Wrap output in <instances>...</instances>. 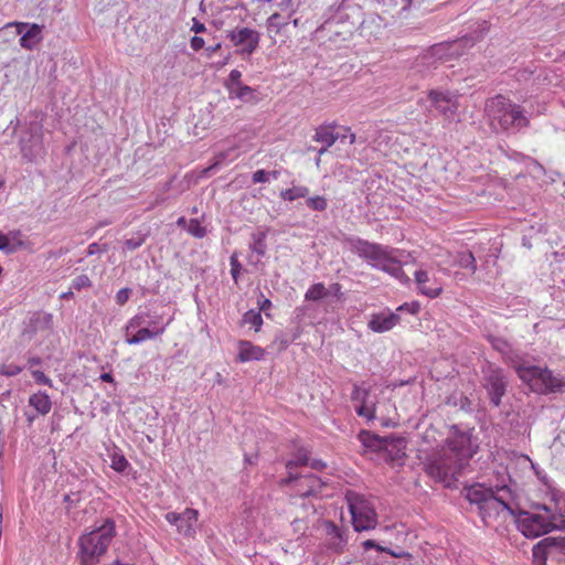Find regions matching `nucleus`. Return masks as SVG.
<instances>
[{
  "label": "nucleus",
  "instance_id": "c756f323",
  "mask_svg": "<svg viewBox=\"0 0 565 565\" xmlns=\"http://www.w3.org/2000/svg\"><path fill=\"white\" fill-rule=\"evenodd\" d=\"M228 90L232 96H235L236 98H238L241 100H249L253 97V93H254L252 87L244 85V84H239L236 87L228 86Z\"/></svg>",
  "mask_w": 565,
  "mask_h": 565
},
{
  "label": "nucleus",
  "instance_id": "f257e3e1",
  "mask_svg": "<svg viewBox=\"0 0 565 565\" xmlns=\"http://www.w3.org/2000/svg\"><path fill=\"white\" fill-rule=\"evenodd\" d=\"M491 344L533 392H561L565 387L564 379L555 376L547 369L533 365L519 349L503 338H492Z\"/></svg>",
  "mask_w": 565,
  "mask_h": 565
},
{
  "label": "nucleus",
  "instance_id": "f8f14e48",
  "mask_svg": "<svg viewBox=\"0 0 565 565\" xmlns=\"http://www.w3.org/2000/svg\"><path fill=\"white\" fill-rule=\"evenodd\" d=\"M561 550H565V537H545L533 546V562L546 565L547 559L559 558Z\"/></svg>",
  "mask_w": 565,
  "mask_h": 565
},
{
  "label": "nucleus",
  "instance_id": "7ed1b4c3",
  "mask_svg": "<svg viewBox=\"0 0 565 565\" xmlns=\"http://www.w3.org/2000/svg\"><path fill=\"white\" fill-rule=\"evenodd\" d=\"M518 530L527 539H536L552 531H565V501L540 504L533 511H516L513 515Z\"/></svg>",
  "mask_w": 565,
  "mask_h": 565
},
{
  "label": "nucleus",
  "instance_id": "f3484780",
  "mask_svg": "<svg viewBox=\"0 0 565 565\" xmlns=\"http://www.w3.org/2000/svg\"><path fill=\"white\" fill-rule=\"evenodd\" d=\"M399 323V316L397 313H380L374 315L369 321V328L374 332H386L392 330Z\"/></svg>",
  "mask_w": 565,
  "mask_h": 565
},
{
  "label": "nucleus",
  "instance_id": "09e8293b",
  "mask_svg": "<svg viewBox=\"0 0 565 565\" xmlns=\"http://www.w3.org/2000/svg\"><path fill=\"white\" fill-rule=\"evenodd\" d=\"M130 294H131V289H129V288H122V289L118 290L115 296L117 305H119V306L125 305L128 301Z\"/></svg>",
  "mask_w": 565,
  "mask_h": 565
},
{
  "label": "nucleus",
  "instance_id": "3c124183",
  "mask_svg": "<svg viewBox=\"0 0 565 565\" xmlns=\"http://www.w3.org/2000/svg\"><path fill=\"white\" fill-rule=\"evenodd\" d=\"M241 77H242V73L238 71V70H233L231 71L230 75H228V84H227V87L228 86H238L239 84H243L241 82Z\"/></svg>",
  "mask_w": 565,
  "mask_h": 565
},
{
  "label": "nucleus",
  "instance_id": "69168bd1",
  "mask_svg": "<svg viewBox=\"0 0 565 565\" xmlns=\"http://www.w3.org/2000/svg\"><path fill=\"white\" fill-rule=\"evenodd\" d=\"M329 148H330V147H326V146H323V145H322V147H321V148H319V149H316V148H313V147H309L308 149H309V150L317 151L318 156H319V157H321L323 153H326V152L328 151V149H329Z\"/></svg>",
  "mask_w": 565,
  "mask_h": 565
},
{
  "label": "nucleus",
  "instance_id": "f03ea898",
  "mask_svg": "<svg viewBox=\"0 0 565 565\" xmlns=\"http://www.w3.org/2000/svg\"><path fill=\"white\" fill-rule=\"evenodd\" d=\"M466 499L478 509L483 522L490 519L512 516L515 514L514 494L508 486L487 488L476 483L465 488Z\"/></svg>",
  "mask_w": 565,
  "mask_h": 565
},
{
  "label": "nucleus",
  "instance_id": "8fccbe9b",
  "mask_svg": "<svg viewBox=\"0 0 565 565\" xmlns=\"http://www.w3.org/2000/svg\"><path fill=\"white\" fill-rule=\"evenodd\" d=\"M340 142L344 143L348 140L349 145H353L355 142V135L351 132L350 128H343V134H340L338 139Z\"/></svg>",
  "mask_w": 565,
  "mask_h": 565
},
{
  "label": "nucleus",
  "instance_id": "a19ab883",
  "mask_svg": "<svg viewBox=\"0 0 565 565\" xmlns=\"http://www.w3.org/2000/svg\"><path fill=\"white\" fill-rule=\"evenodd\" d=\"M146 241V234H137L131 238L125 241V248L128 250H135L139 248Z\"/></svg>",
  "mask_w": 565,
  "mask_h": 565
},
{
  "label": "nucleus",
  "instance_id": "c85d7f7f",
  "mask_svg": "<svg viewBox=\"0 0 565 565\" xmlns=\"http://www.w3.org/2000/svg\"><path fill=\"white\" fill-rule=\"evenodd\" d=\"M265 238L266 234L263 232L253 234V243L250 244V248L255 254H257V260H259V258L266 254L267 245L265 243Z\"/></svg>",
  "mask_w": 565,
  "mask_h": 565
},
{
  "label": "nucleus",
  "instance_id": "de8ad7c7",
  "mask_svg": "<svg viewBox=\"0 0 565 565\" xmlns=\"http://www.w3.org/2000/svg\"><path fill=\"white\" fill-rule=\"evenodd\" d=\"M32 376L38 384L47 385L50 387L52 386V380L47 377L42 371H32Z\"/></svg>",
  "mask_w": 565,
  "mask_h": 565
},
{
  "label": "nucleus",
  "instance_id": "2f4dec72",
  "mask_svg": "<svg viewBox=\"0 0 565 565\" xmlns=\"http://www.w3.org/2000/svg\"><path fill=\"white\" fill-rule=\"evenodd\" d=\"M375 440L377 443L379 448H388V446H393L397 450L405 447V439L404 438H393V437H385V438H377L375 437Z\"/></svg>",
  "mask_w": 565,
  "mask_h": 565
},
{
  "label": "nucleus",
  "instance_id": "b1692460",
  "mask_svg": "<svg viewBox=\"0 0 565 565\" xmlns=\"http://www.w3.org/2000/svg\"><path fill=\"white\" fill-rule=\"evenodd\" d=\"M429 98L436 109H438L445 116L449 117L455 114L456 105L451 103V100L446 95L437 92H430Z\"/></svg>",
  "mask_w": 565,
  "mask_h": 565
},
{
  "label": "nucleus",
  "instance_id": "393cba45",
  "mask_svg": "<svg viewBox=\"0 0 565 565\" xmlns=\"http://www.w3.org/2000/svg\"><path fill=\"white\" fill-rule=\"evenodd\" d=\"M29 405L32 406L41 415L49 414L52 408V402L49 395L42 391H39L30 396Z\"/></svg>",
  "mask_w": 565,
  "mask_h": 565
},
{
  "label": "nucleus",
  "instance_id": "603ef678",
  "mask_svg": "<svg viewBox=\"0 0 565 565\" xmlns=\"http://www.w3.org/2000/svg\"><path fill=\"white\" fill-rule=\"evenodd\" d=\"M292 527H294V531L297 532V533H301V534H305L306 530L308 529V524L306 522V520L303 519H295L294 522L291 523Z\"/></svg>",
  "mask_w": 565,
  "mask_h": 565
},
{
  "label": "nucleus",
  "instance_id": "5701e85b",
  "mask_svg": "<svg viewBox=\"0 0 565 565\" xmlns=\"http://www.w3.org/2000/svg\"><path fill=\"white\" fill-rule=\"evenodd\" d=\"M264 353L265 352L262 348L253 345L250 342L242 341L239 343L238 360L241 362L262 360Z\"/></svg>",
  "mask_w": 565,
  "mask_h": 565
},
{
  "label": "nucleus",
  "instance_id": "c9c22d12",
  "mask_svg": "<svg viewBox=\"0 0 565 565\" xmlns=\"http://www.w3.org/2000/svg\"><path fill=\"white\" fill-rule=\"evenodd\" d=\"M363 547L365 550H369V548H376L381 552H385V553H388L391 554L393 557H396V558H401V557H404L406 555L405 552L401 551V552H394V551H391L388 548H385V547H382L380 546L375 541L373 540H366L363 542Z\"/></svg>",
  "mask_w": 565,
  "mask_h": 565
},
{
  "label": "nucleus",
  "instance_id": "39448f33",
  "mask_svg": "<svg viewBox=\"0 0 565 565\" xmlns=\"http://www.w3.org/2000/svg\"><path fill=\"white\" fill-rule=\"evenodd\" d=\"M426 472L445 488L457 489L459 473V441L447 438L446 445L426 463Z\"/></svg>",
  "mask_w": 565,
  "mask_h": 565
},
{
  "label": "nucleus",
  "instance_id": "5fc2aeb1",
  "mask_svg": "<svg viewBox=\"0 0 565 565\" xmlns=\"http://www.w3.org/2000/svg\"><path fill=\"white\" fill-rule=\"evenodd\" d=\"M190 45H191V49L193 51H199L201 49H203L204 46V40L203 38H200V36H193L190 41Z\"/></svg>",
  "mask_w": 565,
  "mask_h": 565
},
{
  "label": "nucleus",
  "instance_id": "9b49d317",
  "mask_svg": "<svg viewBox=\"0 0 565 565\" xmlns=\"http://www.w3.org/2000/svg\"><path fill=\"white\" fill-rule=\"evenodd\" d=\"M484 388L493 406H500L507 391L508 381L501 369L489 365L484 370Z\"/></svg>",
  "mask_w": 565,
  "mask_h": 565
},
{
  "label": "nucleus",
  "instance_id": "774afa93",
  "mask_svg": "<svg viewBox=\"0 0 565 565\" xmlns=\"http://www.w3.org/2000/svg\"><path fill=\"white\" fill-rule=\"evenodd\" d=\"M100 379H102V381H104V382H108V383L113 382V380H114V379H113V375H111L110 373H104V374H102V375H100Z\"/></svg>",
  "mask_w": 565,
  "mask_h": 565
},
{
  "label": "nucleus",
  "instance_id": "cd10ccee",
  "mask_svg": "<svg viewBox=\"0 0 565 565\" xmlns=\"http://www.w3.org/2000/svg\"><path fill=\"white\" fill-rule=\"evenodd\" d=\"M330 295V290L322 282L313 284L305 294V299L309 301L321 300Z\"/></svg>",
  "mask_w": 565,
  "mask_h": 565
},
{
  "label": "nucleus",
  "instance_id": "aec40b11",
  "mask_svg": "<svg viewBox=\"0 0 565 565\" xmlns=\"http://www.w3.org/2000/svg\"><path fill=\"white\" fill-rule=\"evenodd\" d=\"M335 126L334 125H321L316 128L313 140L317 142H320L321 145L326 147L333 146L339 137L340 132L334 131Z\"/></svg>",
  "mask_w": 565,
  "mask_h": 565
},
{
  "label": "nucleus",
  "instance_id": "bb28decb",
  "mask_svg": "<svg viewBox=\"0 0 565 565\" xmlns=\"http://www.w3.org/2000/svg\"><path fill=\"white\" fill-rule=\"evenodd\" d=\"M308 194H309V188L308 186L300 185V184H297V185L294 184L291 188L281 190L280 193H279V196L284 201L292 202V201H296L298 199H305V198L308 196Z\"/></svg>",
  "mask_w": 565,
  "mask_h": 565
},
{
  "label": "nucleus",
  "instance_id": "473e14b6",
  "mask_svg": "<svg viewBox=\"0 0 565 565\" xmlns=\"http://www.w3.org/2000/svg\"><path fill=\"white\" fill-rule=\"evenodd\" d=\"M243 321L246 324H250L252 327H255L256 331H258L263 324V318L258 310L247 311L243 317Z\"/></svg>",
  "mask_w": 565,
  "mask_h": 565
},
{
  "label": "nucleus",
  "instance_id": "a878e982",
  "mask_svg": "<svg viewBox=\"0 0 565 565\" xmlns=\"http://www.w3.org/2000/svg\"><path fill=\"white\" fill-rule=\"evenodd\" d=\"M309 457L306 449H299L294 457L287 462L286 468L288 470V476L290 479L294 475H298L295 469L298 467H308Z\"/></svg>",
  "mask_w": 565,
  "mask_h": 565
},
{
  "label": "nucleus",
  "instance_id": "680f3d73",
  "mask_svg": "<svg viewBox=\"0 0 565 565\" xmlns=\"http://www.w3.org/2000/svg\"><path fill=\"white\" fill-rule=\"evenodd\" d=\"M221 49V43H217L215 45L207 46L205 49L206 56L211 57L214 53H216Z\"/></svg>",
  "mask_w": 565,
  "mask_h": 565
},
{
  "label": "nucleus",
  "instance_id": "ea45409f",
  "mask_svg": "<svg viewBox=\"0 0 565 565\" xmlns=\"http://www.w3.org/2000/svg\"><path fill=\"white\" fill-rule=\"evenodd\" d=\"M230 266H231V276H232L233 280L235 281V284H237L241 271H242V265L238 262L237 255L235 253L230 257Z\"/></svg>",
  "mask_w": 565,
  "mask_h": 565
},
{
  "label": "nucleus",
  "instance_id": "bf43d9fd",
  "mask_svg": "<svg viewBox=\"0 0 565 565\" xmlns=\"http://www.w3.org/2000/svg\"><path fill=\"white\" fill-rule=\"evenodd\" d=\"M308 466L315 470H322L323 468H326V463L319 459H313V460L309 459Z\"/></svg>",
  "mask_w": 565,
  "mask_h": 565
},
{
  "label": "nucleus",
  "instance_id": "72a5a7b5",
  "mask_svg": "<svg viewBox=\"0 0 565 565\" xmlns=\"http://www.w3.org/2000/svg\"><path fill=\"white\" fill-rule=\"evenodd\" d=\"M467 269L468 274H473L476 270V260L471 250H461V269Z\"/></svg>",
  "mask_w": 565,
  "mask_h": 565
},
{
  "label": "nucleus",
  "instance_id": "7c9ffc66",
  "mask_svg": "<svg viewBox=\"0 0 565 565\" xmlns=\"http://www.w3.org/2000/svg\"><path fill=\"white\" fill-rule=\"evenodd\" d=\"M307 206L316 212H323L328 207V201L324 196L321 195H315L307 198L306 200Z\"/></svg>",
  "mask_w": 565,
  "mask_h": 565
},
{
  "label": "nucleus",
  "instance_id": "49530a36",
  "mask_svg": "<svg viewBox=\"0 0 565 565\" xmlns=\"http://www.w3.org/2000/svg\"><path fill=\"white\" fill-rule=\"evenodd\" d=\"M253 183H267L270 182L268 171L264 169L256 170L252 175Z\"/></svg>",
  "mask_w": 565,
  "mask_h": 565
},
{
  "label": "nucleus",
  "instance_id": "0e129e2a",
  "mask_svg": "<svg viewBox=\"0 0 565 565\" xmlns=\"http://www.w3.org/2000/svg\"><path fill=\"white\" fill-rule=\"evenodd\" d=\"M98 252H99V247H98L97 243L89 244L88 249H87V254L88 255H94V254H96Z\"/></svg>",
  "mask_w": 565,
  "mask_h": 565
},
{
  "label": "nucleus",
  "instance_id": "6e6552de",
  "mask_svg": "<svg viewBox=\"0 0 565 565\" xmlns=\"http://www.w3.org/2000/svg\"><path fill=\"white\" fill-rule=\"evenodd\" d=\"M347 501L352 516V524L356 532L374 529L376 525V513L373 504L362 494L348 492Z\"/></svg>",
  "mask_w": 565,
  "mask_h": 565
},
{
  "label": "nucleus",
  "instance_id": "4be33fe9",
  "mask_svg": "<svg viewBox=\"0 0 565 565\" xmlns=\"http://www.w3.org/2000/svg\"><path fill=\"white\" fill-rule=\"evenodd\" d=\"M326 531L329 536L330 548L335 552H342L347 544L344 532L332 522L326 523Z\"/></svg>",
  "mask_w": 565,
  "mask_h": 565
},
{
  "label": "nucleus",
  "instance_id": "13d9d810",
  "mask_svg": "<svg viewBox=\"0 0 565 565\" xmlns=\"http://www.w3.org/2000/svg\"><path fill=\"white\" fill-rule=\"evenodd\" d=\"M193 24H192V28L191 30L194 32V33H202L205 31V25L203 23H201L198 19H193Z\"/></svg>",
  "mask_w": 565,
  "mask_h": 565
},
{
  "label": "nucleus",
  "instance_id": "e2e57ef3",
  "mask_svg": "<svg viewBox=\"0 0 565 565\" xmlns=\"http://www.w3.org/2000/svg\"><path fill=\"white\" fill-rule=\"evenodd\" d=\"M271 307V301L267 298H264L262 301H259V312L260 310L265 311Z\"/></svg>",
  "mask_w": 565,
  "mask_h": 565
},
{
  "label": "nucleus",
  "instance_id": "37998d69",
  "mask_svg": "<svg viewBox=\"0 0 565 565\" xmlns=\"http://www.w3.org/2000/svg\"><path fill=\"white\" fill-rule=\"evenodd\" d=\"M90 286L92 281L87 275H79L72 280V288L75 290H82Z\"/></svg>",
  "mask_w": 565,
  "mask_h": 565
},
{
  "label": "nucleus",
  "instance_id": "a211bd4d",
  "mask_svg": "<svg viewBox=\"0 0 565 565\" xmlns=\"http://www.w3.org/2000/svg\"><path fill=\"white\" fill-rule=\"evenodd\" d=\"M159 316H152L150 311H139L130 318L126 324V334H130L142 327L159 326Z\"/></svg>",
  "mask_w": 565,
  "mask_h": 565
},
{
  "label": "nucleus",
  "instance_id": "6e6d98bb",
  "mask_svg": "<svg viewBox=\"0 0 565 565\" xmlns=\"http://www.w3.org/2000/svg\"><path fill=\"white\" fill-rule=\"evenodd\" d=\"M0 250L12 253L14 249L10 247L8 237L0 232Z\"/></svg>",
  "mask_w": 565,
  "mask_h": 565
},
{
  "label": "nucleus",
  "instance_id": "423d86ee",
  "mask_svg": "<svg viewBox=\"0 0 565 565\" xmlns=\"http://www.w3.org/2000/svg\"><path fill=\"white\" fill-rule=\"evenodd\" d=\"M486 113L494 129L518 132L529 126V118L522 107L502 95L487 102Z\"/></svg>",
  "mask_w": 565,
  "mask_h": 565
},
{
  "label": "nucleus",
  "instance_id": "6ab92c4d",
  "mask_svg": "<svg viewBox=\"0 0 565 565\" xmlns=\"http://www.w3.org/2000/svg\"><path fill=\"white\" fill-rule=\"evenodd\" d=\"M21 151L25 158L30 160L34 157L39 156L42 150L41 146V135L39 134L38 127L32 128L30 138L26 140L24 137L21 138L20 141Z\"/></svg>",
  "mask_w": 565,
  "mask_h": 565
},
{
  "label": "nucleus",
  "instance_id": "dca6fc26",
  "mask_svg": "<svg viewBox=\"0 0 565 565\" xmlns=\"http://www.w3.org/2000/svg\"><path fill=\"white\" fill-rule=\"evenodd\" d=\"M465 34L461 35V47L473 45L476 42L482 40L489 31V24L487 21H478L469 24L465 30Z\"/></svg>",
  "mask_w": 565,
  "mask_h": 565
},
{
  "label": "nucleus",
  "instance_id": "4c0bfd02",
  "mask_svg": "<svg viewBox=\"0 0 565 565\" xmlns=\"http://www.w3.org/2000/svg\"><path fill=\"white\" fill-rule=\"evenodd\" d=\"M280 14L279 13H273L268 19H267V26L269 30H275L276 33H279L288 23L287 22H281L280 20Z\"/></svg>",
  "mask_w": 565,
  "mask_h": 565
},
{
  "label": "nucleus",
  "instance_id": "9d476101",
  "mask_svg": "<svg viewBox=\"0 0 565 565\" xmlns=\"http://www.w3.org/2000/svg\"><path fill=\"white\" fill-rule=\"evenodd\" d=\"M284 484H291L295 493L300 498L316 497L320 493L324 483L313 473H298L290 479L282 480Z\"/></svg>",
  "mask_w": 565,
  "mask_h": 565
},
{
  "label": "nucleus",
  "instance_id": "20e7f679",
  "mask_svg": "<svg viewBox=\"0 0 565 565\" xmlns=\"http://www.w3.org/2000/svg\"><path fill=\"white\" fill-rule=\"evenodd\" d=\"M345 243L351 252L365 259L371 267L382 270L398 280L404 279V270L394 255L393 248L356 236L347 237Z\"/></svg>",
  "mask_w": 565,
  "mask_h": 565
},
{
  "label": "nucleus",
  "instance_id": "4d7b16f0",
  "mask_svg": "<svg viewBox=\"0 0 565 565\" xmlns=\"http://www.w3.org/2000/svg\"><path fill=\"white\" fill-rule=\"evenodd\" d=\"M279 8L282 10V11H288L290 14H292L295 12V9H294V2L292 0H282L280 3H279Z\"/></svg>",
  "mask_w": 565,
  "mask_h": 565
},
{
  "label": "nucleus",
  "instance_id": "2eb2a0df",
  "mask_svg": "<svg viewBox=\"0 0 565 565\" xmlns=\"http://www.w3.org/2000/svg\"><path fill=\"white\" fill-rule=\"evenodd\" d=\"M164 331L166 326L142 327L135 330L130 334H126V343L130 345L140 344L147 340L156 339L157 337L163 334Z\"/></svg>",
  "mask_w": 565,
  "mask_h": 565
},
{
  "label": "nucleus",
  "instance_id": "e433bc0d",
  "mask_svg": "<svg viewBox=\"0 0 565 565\" xmlns=\"http://www.w3.org/2000/svg\"><path fill=\"white\" fill-rule=\"evenodd\" d=\"M369 393H370L369 388L361 387V386L355 384L353 386L351 398H352L353 402H358L360 404H364V403H366V399L369 397Z\"/></svg>",
  "mask_w": 565,
  "mask_h": 565
},
{
  "label": "nucleus",
  "instance_id": "1a4fd4ad",
  "mask_svg": "<svg viewBox=\"0 0 565 565\" xmlns=\"http://www.w3.org/2000/svg\"><path fill=\"white\" fill-rule=\"evenodd\" d=\"M226 38L237 47V53L242 56H250L258 47L260 34L250 28L236 26L227 31Z\"/></svg>",
  "mask_w": 565,
  "mask_h": 565
},
{
  "label": "nucleus",
  "instance_id": "c03bdc74",
  "mask_svg": "<svg viewBox=\"0 0 565 565\" xmlns=\"http://www.w3.org/2000/svg\"><path fill=\"white\" fill-rule=\"evenodd\" d=\"M355 411L359 416L365 417L369 420H371L375 417L374 408L371 406H367L366 403L360 404L359 406H356Z\"/></svg>",
  "mask_w": 565,
  "mask_h": 565
},
{
  "label": "nucleus",
  "instance_id": "864d4df0",
  "mask_svg": "<svg viewBox=\"0 0 565 565\" xmlns=\"http://www.w3.org/2000/svg\"><path fill=\"white\" fill-rule=\"evenodd\" d=\"M419 309V305L417 302H412V303H403L402 306H399L397 308V311H408L411 313H416Z\"/></svg>",
  "mask_w": 565,
  "mask_h": 565
},
{
  "label": "nucleus",
  "instance_id": "4468645a",
  "mask_svg": "<svg viewBox=\"0 0 565 565\" xmlns=\"http://www.w3.org/2000/svg\"><path fill=\"white\" fill-rule=\"evenodd\" d=\"M14 26L17 33L21 35L20 45L24 49H34L42 40L41 26L38 24H29L23 22H11L7 28Z\"/></svg>",
  "mask_w": 565,
  "mask_h": 565
},
{
  "label": "nucleus",
  "instance_id": "0eeeda50",
  "mask_svg": "<svg viewBox=\"0 0 565 565\" xmlns=\"http://www.w3.org/2000/svg\"><path fill=\"white\" fill-rule=\"evenodd\" d=\"M116 535L115 522L107 519L99 527L79 537L82 565H96Z\"/></svg>",
  "mask_w": 565,
  "mask_h": 565
},
{
  "label": "nucleus",
  "instance_id": "338daca9",
  "mask_svg": "<svg viewBox=\"0 0 565 565\" xmlns=\"http://www.w3.org/2000/svg\"><path fill=\"white\" fill-rule=\"evenodd\" d=\"M280 175V172L278 170H271L268 171L269 180H277Z\"/></svg>",
  "mask_w": 565,
  "mask_h": 565
},
{
  "label": "nucleus",
  "instance_id": "a18cd8bd",
  "mask_svg": "<svg viewBox=\"0 0 565 565\" xmlns=\"http://www.w3.org/2000/svg\"><path fill=\"white\" fill-rule=\"evenodd\" d=\"M22 371V367L15 364H4L0 366V374L6 376L18 375Z\"/></svg>",
  "mask_w": 565,
  "mask_h": 565
},
{
  "label": "nucleus",
  "instance_id": "58836bf2",
  "mask_svg": "<svg viewBox=\"0 0 565 565\" xmlns=\"http://www.w3.org/2000/svg\"><path fill=\"white\" fill-rule=\"evenodd\" d=\"M128 460L119 454H114L111 457V468L118 472H124L128 467Z\"/></svg>",
  "mask_w": 565,
  "mask_h": 565
},
{
  "label": "nucleus",
  "instance_id": "79ce46f5",
  "mask_svg": "<svg viewBox=\"0 0 565 565\" xmlns=\"http://www.w3.org/2000/svg\"><path fill=\"white\" fill-rule=\"evenodd\" d=\"M450 47L454 49V53L457 51L454 44L449 45L446 43H440L438 45H435L433 47V55L437 56L439 60H448V54L446 53V51Z\"/></svg>",
  "mask_w": 565,
  "mask_h": 565
},
{
  "label": "nucleus",
  "instance_id": "ddd939ff",
  "mask_svg": "<svg viewBox=\"0 0 565 565\" xmlns=\"http://www.w3.org/2000/svg\"><path fill=\"white\" fill-rule=\"evenodd\" d=\"M199 512L194 509L186 508L183 512H168L166 520L177 527L179 534L192 537L196 533Z\"/></svg>",
  "mask_w": 565,
  "mask_h": 565
},
{
  "label": "nucleus",
  "instance_id": "412c9836",
  "mask_svg": "<svg viewBox=\"0 0 565 565\" xmlns=\"http://www.w3.org/2000/svg\"><path fill=\"white\" fill-rule=\"evenodd\" d=\"M415 280L419 291L429 298L437 297L441 291V287L438 285L428 286V284L430 282V276L429 273L426 270H417L415 273Z\"/></svg>",
  "mask_w": 565,
  "mask_h": 565
},
{
  "label": "nucleus",
  "instance_id": "f704fd0d",
  "mask_svg": "<svg viewBox=\"0 0 565 565\" xmlns=\"http://www.w3.org/2000/svg\"><path fill=\"white\" fill-rule=\"evenodd\" d=\"M188 232L196 237V238H202L206 235V230L205 227L200 223L199 220L196 218H192L190 220L189 222V225H188Z\"/></svg>",
  "mask_w": 565,
  "mask_h": 565
},
{
  "label": "nucleus",
  "instance_id": "052dcab7",
  "mask_svg": "<svg viewBox=\"0 0 565 565\" xmlns=\"http://www.w3.org/2000/svg\"><path fill=\"white\" fill-rule=\"evenodd\" d=\"M328 290H330V294L332 292L338 298L342 296L341 286L338 282L332 284Z\"/></svg>",
  "mask_w": 565,
  "mask_h": 565
}]
</instances>
